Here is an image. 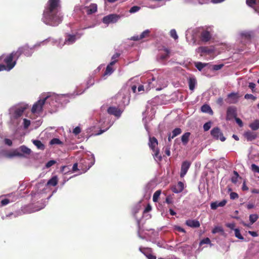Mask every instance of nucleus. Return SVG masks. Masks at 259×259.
<instances>
[{"instance_id": "obj_25", "label": "nucleus", "mask_w": 259, "mask_h": 259, "mask_svg": "<svg viewBox=\"0 0 259 259\" xmlns=\"http://www.w3.org/2000/svg\"><path fill=\"white\" fill-rule=\"evenodd\" d=\"M227 203V201L225 199L223 200L222 201L219 202V201H215L212 202L210 203V208L211 209H216L219 207H223Z\"/></svg>"}, {"instance_id": "obj_21", "label": "nucleus", "mask_w": 259, "mask_h": 259, "mask_svg": "<svg viewBox=\"0 0 259 259\" xmlns=\"http://www.w3.org/2000/svg\"><path fill=\"white\" fill-rule=\"evenodd\" d=\"M95 81L93 77L92 76H90L87 81V88L82 91H79L77 88L76 91L74 92V93H75L76 95H79L82 94L85 91V90L93 85Z\"/></svg>"}, {"instance_id": "obj_20", "label": "nucleus", "mask_w": 259, "mask_h": 259, "mask_svg": "<svg viewBox=\"0 0 259 259\" xmlns=\"http://www.w3.org/2000/svg\"><path fill=\"white\" fill-rule=\"evenodd\" d=\"M76 36V35L67 34L64 40V44L67 45H72V44L75 42L77 39L79 38L80 37V36H78V37H77Z\"/></svg>"}, {"instance_id": "obj_16", "label": "nucleus", "mask_w": 259, "mask_h": 259, "mask_svg": "<svg viewBox=\"0 0 259 259\" xmlns=\"http://www.w3.org/2000/svg\"><path fill=\"white\" fill-rule=\"evenodd\" d=\"M116 97L118 99H122L121 102L119 103L120 106L127 105L130 102V97L128 93H126V95L122 94L121 93H120L117 95Z\"/></svg>"}, {"instance_id": "obj_24", "label": "nucleus", "mask_w": 259, "mask_h": 259, "mask_svg": "<svg viewBox=\"0 0 259 259\" xmlns=\"http://www.w3.org/2000/svg\"><path fill=\"white\" fill-rule=\"evenodd\" d=\"M243 135L248 141H252L255 140L257 137L256 133L250 131L245 132Z\"/></svg>"}, {"instance_id": "obj_12", "label": "nucleus", "mask_w": 259, "mask_h": 259, "mask_svg": "<svg viewBox=\"0 0 259 259\" xmlns=\"http://www.w3.org/2000/svg\"><path fill=\"white\" fill-rule=\"evenodd\" d=\"M149 110H147L145 112L143 113V122L144 123L145 128L148 134H149L150 132H149V128L148 126V121H150V120H151L152 119L153 116L154 115L155 111L151 109L150 110L151 114L149 116H148L147 117V115L149 113Z\"/></svg>"}, {"instance_id": "obj_17", "label": "nucleus", "mask_w": 259, "mask_h": 259, "mask_svg": "<svg viewBox=\"0 0 259 259\" xmlns=\"http://www.w3.org/2000/svg\"><path fill=\"white\" fill-rule=\"evenodd\" d=\"M164 1L165 0H149L147 7L152 9L159 8L164 4V3L161 4V2H164Z\"/></svg>"}, {"instance_id": "obj_49", "label": "nucleus", "mask_w": 259, "mask_h": 259, "mask_svg": "<svg viewBox=\"0 0 259 259\" xmlns=\"http://www.w3.org/2000/svg\"><path fill=\"white\" fill-rule=\"evenodd\" d=\"M30 120L24 118L23 120V125L24 129H27L30 125Z\"/></svg>"}, {"instance_id": "obj_9", "label": "nucleus", "mask_w": 259, "mask_h": 259, "mask_svg": "<svg viewBox=\"0 0 259 259\" xmlns=\"http://www.w3.org/2000/svg\"><path fill=\"white\" fill-rule=\"evenodd\" d=\"M149 146L150 148L153 151L152 154L154 159L156 161H160L162 159V157L159 155V150L157 149L158 141L155 137H149Z\"/></svg>"}, {"instance_id": "obj_1", "label": "nucleus", "mask_w": 259, "mask_h": 259, "mask_svg": "<svg viewBox=\"0 0 259 259\" xmlns=\"http://www.w3.org/2000/svg\"><path fill=\"white\" fill-rule=\"evenodd\" d=\"M62 18L59 8V0H49L48 6L44 12L42 21L47 25L56 26L61 23Z\"/></svg>"}, {"instance_id": "obj_10", "label": "nucleus", "mask_w": 259, "mask_h": 259, "mask_svg": "<svg viewBox=\"0 0 259 259\" xmlns=\"http://www.w3.org/2000/svg\"><path fill=\"white\" fill-rule=\"evenodd\" d=\"M33 48L32 47H30L27 44H26L22 47H19L17 51L15 52L16 59H18L22 54H24L26 57H30L33 53Z\"/></svg>"}, {"instance_id": "obj_46", "label": "nucleus", "mask_w": 259, "mask_h": 259, "mask_svg": "<svg viewBox=\"0 0 259 259\" xmlns=\"http://www.w3.org/2000/svg\"><path fill=\"white\" fill-rule=\"evenodd\" d=\"M160 194H161L160 190H157L154 193L153 196V201L154 202H157L158 201Z\"/></svg>"}, {"instance_id": "obj_18", "label": "nucleus", "mask_w": 259, "mask_h": 259, "mask_svg": "<svg viewBox=\"0 0 259 259\" xmlns=\"http://www.w3.org/2000/svg\"><path fill=\"white\" fill-rule=\"evenodd\" d=\"M162 51L163 53H160L157 57V61L161 63L168 57L170 53L169 50L167 48H164Z\"/></svg>"}, {"instance_id": "obj_58", "label": "nucleus", "mask_w": 259, "mask_h": 259, "mask_svg": "<svg viewBox=\"0 0 259 259\" xmlns=\"http://www.w3.org/2000/svg\"><path fill=\"white\" fill-rule=\"evenodd\" d=\"M56 163V161L54 160H51L48 161L45 165L46 168H48L55 164Z\"/></svg>"}, {"instance_id": "obj_59", "label": "nucleus", "mask_w": 259, "mask_h": 259, "mask_svg": "<svg viewBox=\"0 0 259 259\" xmlns=\"http://www.w3.org/2000/svg\"><path fill=\"white\" fill-rule=\"evenodd\" d=\"M150 31L149 30H146L144 31L140 35L142 39L148 36L149 34Z\"/></svg>"}, {"instance_id": "obj_60", "label": "nucleus", "mask_w": 259, "mask_h": 259, "mask_svg": "<svg viewBox=\"0 0 259 259\" xmlns=\"http://www.w3.org/2000/svg\"><path fill=\"white\" fill-rule=\"evenodd\" d=\"M174 229L175 231L181 232L184 233H186L185 230L183 228H181L179 226H175L174 227Z\"/></svg>"}, {"instance_id": "obj_41", "label": "nucleus", "mask_w": 259, "mask_h": 259, "mask_svg": "<svg viewBox=\"0 0 259 259\" xmlns=\"http://www.w3.org/2000/svg\"><path fill=\"white\" fill-rule=\"evenodd\" d=\"M51 40V38L49 37L42 41H40V42H37L36 44H35L34 45H33L32 46V47L33 48L34 50L35 49V48H37L38 47H40L42 45H44L45 44H46L48 42H49V41Z\"/></svg>"}, {"instance_id": "obj_62", "label": "nucleus", "mask_w": 259, "mask_h": 259, "mask_svg": "<svg viewBox=\"0 0 259 259\" xmlns=\"http://www.w3.org/2000/svg\"><path fill=\"white\" fill-rule=\"evenodd\" d=\"M224 66L223 64H217V65H214L212 66V69L213 70L217 71L221 69L223 66Z\"/></svg>"}, {"instance_id": "obj_52", "label": "nucleus", "mask_w": 259, "mask_h": 259, "mask_svg": "<svg viewBox=\"0 0 259 259\" xmlns=\"http://www.w3.org/2000/svg\"><path fill=\"white\" fill-rule=\"evenodd\" d=\"M223 231V230L222 227L217 226V227H214L213 229V230L212 231V233L213 234H215V233H217L219 232H222Z\"/></svg>"}, {"instance_id": "obj_38", "label": "nucleus", "mask_w": 259, "mask_h": 259, "mask_svg": "<svg viewBox=\"0 0 259 259\" xmlns=\"http://www.w3.org/2000/svg\"><path fill=\"white\" fill-rule=\"evenodd\" d=\"M249 126L253 131L257 130L259 128V120H255L249 124Z\"/></svg>"}, {"instance_id": "obj_56", "label": "nucleus", "mask_w": 259, "mask_h": 259, "mask_svg": "<svg viewBox=\"0 0 259 259\" xmlns=\"http://www.w3.org/2000/svg\"><path fill=\"white\" fill-rule=\"evenodd\" d=\"M235 114V110L232 108L229 107L227 109V115H233Z\"/></svg>"}, {"instance_id": "obj_26", "label": "nucleus", "mask_w": 259, "mask_h": 259, "mask_svg": "<svg viewBox=\"0 0 259 259\" xmlns=\"http://www.w3.org/2000/svg\"><path fill=\"white\" fill-rule=\"evenodd\" d=\"M212 51V50L206 47H200L196 49V52L198 53H200L201 56H202L204 54H209Z\"/></svg>"}, {"instance_id": "obj_43", "label": "nucleus", "mask_w": 259, "mask_h": 259, "mask_svg": "<svg viewBox=\"0 0 259 259\" xmlns=\"http://www.w3.org/2000/svg\"><path fill=\"white\" fill-rule=\"evenodd\" d=\"M207 65V63H201L200 62H197L195 63V67L199 71H201L204 67L206 66Z\"/></svg>"}, {"instance_id": "obj_7", "label": "nucleus", "mask_w": 259, "mask_h": 259, "mask_svg": "<svg viewBox=\"0 0 259 259\" xmlns=\"http://www.w3.org/2000/svg\"><path fill=\"white\" fill-rule=\"evenodd\" d=\"M55 95L57 97L56 99H54L53 100H51V106L52 109L56 108L60 104L63 105L64 104H66L69 102V98L73 97L75 93L73 94H61L57 95L54 93Z\"/></svg>"}, {"instance_id": "obj_28", "label": "nucleus", "mask_w": 259, "mask_h": 259, "mask_svg": "<svg viewBox=\"0 0 259 259\" xmlns=\"http://www.w3.org/2000/svg\"><path fill=\"white\" fill-rule=\"evenodd\" d=\"M139 250L144 254L148 259H156V257L155 255H153L149 253L150 249L147 248H143L140 247L139 248Z\"/></svg>"}, {"instance_id": "obj_4", "label": "nucleus", "mask_w": 259, "mask_h": 259, "mask_svg": "<svg viewBox=\"0 0 259 259\" xmlns=\"http://www.w3.org/2000/svg\"><path fill=\"white\" fill-rule=\"evenodd\" d=\"M27 105L24 103H19L11 106L8 110L11 123L15 127H17L21 122V117L25 110L27 109Z\"/></svg>"}, {"instance_id": "obj_22", "label": "nucleus", "mask_w": 259, "mask_h": 259, "mask_svg": "<svg viewBox=\"0 0 259 259\" xmlns=\"http://www.w3.org/2000/svg\"><path fill=\"white\" fill-rule=\"evenodd\" d=\"M211 37V34L208 30H203L201 33V40L203 42L208 41Z\"/></svg>"}, {"instance_id": "obj_51", "label": "nucleus", "mask_w": 259, "mask_h": 259, "mask_svg": "<svg viewBox=\"0 0 259 259\" xmlns=\"http://www.w3.org/2000/svg\"><path fill=\"white\" fill-rule=\"evenodd\" d=\"M170 35L171 37H172L175 40L178 38V35H177L176 30L174 29H171L170 31Z\"/></svg>"}, {"instance_id": "obj_64", "label": "nucleus", "mask_w": 259, "mask_h": 259, "mask_svg": "<svg viewBox=\"0 0 259 259\" xmlns=\"http://www.w3.org/2000/svg\"><path fill=\"white\" fill-rule=\"evenodd\" d=\"M230 198L231 199H235L238 198L239 196L237 193L235 192H231L230 194Z\"/></svg>"}, {"instance_id": "obj_14", "label": "nucleus", "mask_w": 259, "mask_h": 259, "mask_svg": "<svg viewBox=\"0 0 259 259\" xmlns=\"http://www.w3.org/2000/svg\"><path fill=\"white\" fill-rule=\"evenodd\" d=\"M107 111L110 115H113L117 118H119L123 112V110L114 106H110L108 108Z\"/></svg>"}, {"instance_id": "obj_48", "label": "nucleus", "mask_w": 259, "mask_h": 259, "mask_svg": "<svg viewBox=\"0 0 259 259\" xmlns=\"http://www.w3.org/2000/svg\"><path fill=\"white\" fill-rule=\"evenodd\" d=\"M182 132V130L180 128H176L172 131L171 135L173 137H175L180 135Z\"/></svg>"}, {"instance_id": "obj_27", "label": "nucleus", "mask_w": 259, "mask_h": 259, "mask_svg": "<svg viewBox=\"0 0 259 259\" xmlns=\"http://www.w3.org/2000/svg\"><path fill=\"white\" fill-rule=\"evenodd\" d=\"M186 225L191 228H198L200 227V223L196 220L189 219L186 221Z\"/></svg>"}, {"instance_id": "obj_45", "label": "nucleus", "mask_w": 259, "mask_h": 259, "mask_svg": "<svg viewBox=\"0 0 259 259\" xmlns=\"http://www.w3.org/2000/svg\"><path fill=\"white\" fill-rule=\"evenodd\" d=\"M258 218V217L257 214H250L249 215V221H250V223H251V224H252L254 222H255L257 221Z\"/></svg>"}, {"instance_id": "obj_57", "label": "nucleus", "mask_w": 259, "mask_h": 259, "mask_svg": "<svg viewBox=\"0 0 259 259\" xmlns=\"http://www.w3.org/2000/svg\"><path fill=\"white\" fill-rule=\"evenodd\" d=\"M251 170L254 172L259 174V166L255 164H252L251 165Z\"/></svg>"}, {"instance_id": "obj_32", "label": "nucleus", "mask_w": 259, "mask_h": 259, "mask_svg": "<svg viewBox=\"0 0 259 259\" xmlns=\"http://www.w3.org/2000/svg\"><path fill=\"white\" fill-rule=\"evenodd\" d=\"M190 135V132H186L182 135L181 141L184 145H187L188 143Z\"/></svg>"}, {"instance_id": "obj_23", "label": "nucleus", "mask_w": 259, "mask_h": 259, "mask_svg": "<svg viewBox=\"0 0 259 259\" xmlns=\"http://www.w3.org/2000/svg\"><path fill=\"white\" fill-rule=\"evenodd\" d=\"M239 97L237 93H231L228 95V102L229 104H235L238 102Z\"/></svg>"}, {"instance_id": "obj_39", "label": "nucleus", "mask_w": 259, "mask_h": 259, "mask_svg": "<svg viewBox=\"0 0 259 259\" xmlns=\"http://www.w3.org/2000/svg\"><path fill=\"white\" fill-rule=\"evenodd\" d=\"M240 36L242 39L249 40L251 37V33L250 32L244 31L240 33Z\"/></svg>"}, {"instance_id": "obj_63", "label": "nucleus", "mask_w": 259, "mask_h": 259, "mask_svg": "<svg viewBox=\"0 0 259 259\" xmlns=\"http://www.w3.org/2000/svg\"><path fill=\"white\" fill-rule=\"evenodd\" d=\"M81 132V129L80 128L79 126H76L75 127L73 130V133L75 135H78V134H79Z\"/></svg>"}, {"instance_id": "obj_29", "label": "nucleus", "mask_w": 259, "mask_h": 259, "mask_svg": "<svg viewBox=\"0 0 259 259\" xmlns=\"http://www.w3.org/2000/svg\"><path fill=\"white\" fill-rule=\"evenodd\" d=\"M184 188V184L181 182H179L177 185L172 187V190L175 193H179L183 190Z\"/></svg>"}, {"instance_id": "obj_5", "label": "nucleus", "mask_w": 259, "mask_h": 259, "mask_svg": "<svg viewBox=\"0 0 259 259\" xmlns=\"http://www.w3.org/2000/svg\"><path fill=\"white\" fill-rule=\"evenodd\" d=\"M57 97L54 93H52L42 95L41 99L33 104L31 112L34 114H39L42 111L44 106L54 111V109L52 108L51 100H53Z\"/></svg>"}, {"instance_id": "obj_37", "label": "nucleus", "mask_w": 259, "mask_h": 259, "mask_svg": "<svg viewBox=\"0 0 259 259\" xmlns=\"http://www.w3.org/2000/svg\"><path fill=\"white\" fill-rule=\"evenodd\" d=\"M32 143L37 147L38 149H45V146L40 141L37 140H34L32 141Z\"/></svg>"}, {"instance_id": "obj_11", "label": "nucleus", "mask_w": 259, "mask_h": 259, "mask_svg": "<svg viewBox=\"0 0 259 259\" xmlns=\"http://www.w3.org/2000/svg\"><path fill=\"white\" fill-rule=\"evenodd\" d=\"M120 18V16L118 15L115 14H109L103 18L102 22L108 25L110 24L117 22Z\"/></svg>"}, {"instance_id": "obj_54", "label": "nucleus", "mask_w": 259, "mask_h": 259, "mask_svg": "<svg viewBox=\"0 0 259 259\" xmlns=\"http://www.w3.org/2000/svg\"><path fill=\"white\" fill-rule=\"evenodd\" d=\"M140 7L139 6H133L130 9V12L131 13H136V12H137L138 11H139L140 10Z\"/></svg>"}, {"instance_id": "obj_61", "label": "nucleus", "mask_w": 259, "mask_h": 259, "mask_svg": "<svg viewBox=\"0 0 259 259\" xmlns=\"http://www.w3.org/2000/svg\"><path fill=\"white\" fill-rule=\"evenodd\" d=\"M120 56V53H116L112 56L111 60L113 61L114 60V61H115L116 62H117L118 61V59Z\"/></svg>"}, {"instance_id": "obj_47", "label": "nucleus", "mask_w": 259, "mask_h": 259, "mask_svg": "<svg viewBox=\"0 0 259 259\" xmlns=\"http://www.w3.org/2000/svg\"><path fill=\"white\" fill-rule=\"evenodd\" d=\"M210 244V246L212 245L210 242V240L208 238H205L202 239L199 243V245L202 246L203 244Z\"/></svg>"}, {"instance_id": "obj_53", "label": "nucleus", "mask_w": 259, "mask_h": 259, "mask_svg": "<svg viewBox=\"0 0 259 259\" xmlns=\"http://www.w3.org/2000/svg\"><path fill=\"white\" fill-rule=\"evenodd\" d=\"M211 122L210 121L205 123L203 125V129L204 131H208L211 127Z\"/></svg>"}, {"instance_id": "obj_33", "label": "nucleus", "mask_w": 259, "mask_h": 259, "mask_svg": "<svg viewBox=\"0 0 259 259\" xmlns=\"http://www.w3.org/2000/svg\"><path fill=\"white\" fill-rule=\"evenodd\" d=\"M114 70V69L112 67L107 65L103 75L104 79H106V76L110 75L113 72Z\"/></svg>"}, {"instance_id": "obj_55", "label": "nucleus", "mask_w": 259, "mask_h": 259, "mask_svg": "<svg viewBox=\"0 0 259 259\" xmlns=\"http://www.w3.org/2000/svg\"><path fill=\"white\" fill-rule=\"evenodd\" d=\"M244 98L247 100L251 99L253 101H255L256 99V97L255 96H253L252 94H248L245 95Z\"/></svg>"}, {"instance_id": "obj_42", "label": "nucleus", "mask_w": 259, "mask_h": 259, "mask_svg": "<svg viewBox=\"0 0 259 259\" xmlns=\"http://www.w3.org/2000/svg\"><path fill=\"white\" fill-rule=\"evenodd\" d=\"M196 80L194 78H190L189 80V87L190 90L193 91L196 85Z\"/></svg>"}, {"instance_id": "obj_35", "label": "nucleus", "mask_w": 259, "mask_h": 259, "mask_svg": "<svg viewBox=\"0 0 259 259\" xmlns=\"http://www.w3.org/2000/svg\"><path fill=\"white\" fill-rule=\"evenodd\" d=\"M246 3L248 6L252 7L254 9L255 12L259 14V7L255 8L256 0H246Z\"/></svg>"}, {"instance_id": "obj_44", "label": "nucleus", "mask_w": 259, "mask_h": 259, "mask_svg": "<svg viewBox=\"0 0 259 259\" xmlns=\"http://www.w3.org/2000/svg\"><path fill=\"white\" fill-rule=\"evenodd\" d=\"M49 144L51 145H61L62 142L58 138H53L50 141Z\"/></svg>"}, {"instance_id": "obj_2", "label": "nucleus", "mask_w": 259, "mask_h": 259, "mask_svg": "<svg viewBox=\"0 0 259 259\" xmlns=\"http://www.w3.org/2000/svg\"><path fill=\"white\" fill-rule=\"evenodd\" d=\"M31 152L30 149L24 145L11 150H7L5 148H1L0 157H4L8 159H13L15 157L28 158Z\"/></svg>"}, {"instance_id": "obj_36", "label": "nucleus", "mask_w": 259, "mask_h": 259, "mask_svg": "<svg viewBox=\"0 0 259 259\" xmlns=\"http://www.w3.org/2000/svg\"><path fill=\"white\" fill-rule=\"evenodd\" d=\"M51 40H52V43L54 45H56L59 48H62L65 45L64 41H63L62 39L55 40L51 38Z\"/></svg>"}, {"instance_id": "obj_30", "label": "nucleus", "mask_w": 259, "mask_h": 259, "mask_svg": "<svg viewBox=\"0 0 259 259\" xmlns=\"http://www.w3.org/2000/svg\"><path fill=\"white\" fill-rule=\"evenodd\" d=\"M89 156L90 157V161L88 163V165H85V168H86L85 171L89 169L90 167H91L95 163V158L94 155L93 153H91V152L89 154Z\"/></svg>"}, {"instance_id": "obj_50", "label": "nucleus", "mask_w": 259, "mask_h": 259, "mask_svg": "<svg viewBox=\"0 0 259 259\" xmlns=\"http://www.w3.org/2000/svg\"><path fill=\"white\" fill-rule=\"evenodd\" d=\"M234 232H235V236L236 237H237V238H238L239 239H240V240L244 239L243 237L241 235V234L240 232V231L238 229H234Z\"/></svg>"}, {"instance_id": "obj_13", "label": "nucleus", "mask_w": 259, "mask_h": 259, "mask_svg": "<svg viewBox=\"0 0 259 259\" xmlns=\"http://www.w3.org/2000/svg\"><path fill=\"white\" fill-rule=\"evenodd\" d=\"M100 125L101 127V129L99 131V133H98L96 135H99L103 134L104 132L107 131L110 127L113 124L114 121L112 122H107L104 118H102L100 119Z\"/></svg>"}, {"instance_id": "obj_31", "label": "nucleus", "mask_w": 259, "mask_h": 259, "mask_svg": "<svg viewBox=\"0 0 259 259\" xmlns=\"http://www.w3.org/2000/svg\"><path fill=\"white\" fill-rule=\"evenodd\" d=\"M97 10V5L95 4H92L87 8L88 14H92L95 13Z\"/></svg>"}, {"instance_id": "obj_6", "label": "nucleus", "mask_w": 259, "mask_h": 259, "mask_svg": "<svg viewBox=\"0 0 259 259\" xmlns=\"http://www.w3.org/2000/svg\"><path fill=\"white\" fill-rule=\"evenodd\" d=\"M17 60L15 51L8 55H2L0 56V71H10L15 66Z\"/></svg>"}, {"instance_id": "obj_15", "label": "nucleus", "mask_w": 259, "mask_h": 259, "mask_svg": "<svg viewBox=\"0 0 259 259\" xmlns=\"http://www.w3.org/2000/svg\"><path fill=\"white\" fill-rule=\"evenodd\" d=\"M211 135L216 140H220L222 142L225 141L226 140V138L224 137L220 129L217 127L212 129L211 131Z\"/></svg>"}, {"instance_id": "obj_34", "label": "nucleus", "mask_w": 259, "mask_h": 259, "mask_svg": "<svg viewBox=\"0 0 259 259\" xmlns=\"http://www.w3.org/2000/svg\"><path fill=\"white\" fill-rule=\"evenodd\" d=\"M201 109L202 112L207 113L210 115L213 114V111L211 109L210 107L207 104L203 105L201 107Z\"/></svg>"}, {"instance_id": "obj_40", "label": "nucleus", "mask_w": 259, "mask_h": 259, "mask_svg": "<svg viewBox=\"0 0 259 259\" xmlns=\"http://www.w3.org/2000/svg\"><path fill=\"white\" fill-rule=\"evenodd\" d=\"M41 206L38 207H35L33 208V209L29 210V211H25L24 212L25 213H31V212H34L36 211H38V210L44 208L45 207V206H46L45 201H44V202H42L41 203Z\"/></svg>"}, {"instance_id": "obj_3", "label": "nucleus", "mask_w": 259, "mask_h": 259, "mask_svg": "<svg viewBox=\"0 0 259 259\" xmlns=\"http://www.w3.org/2000/svg\"><path fill=\"white\" fill-rule=\"evenodd\" d=\"M58 183L56 176L52 177L47 183L44 180L38 183L35 187V191L31 193L32 199L33 201L42 197V195L49 190V186H55Z\"/></svg>"}, {"instance_id": "obj_19", "label": "nucleus", "mask_w": 259, "mask_h": 259, "mask_svg": "<svg viewBox=\"0 0 259 259\" xmlns=\"http://www.w3.org/2000/svg\"><path fill=\"white\" fill-rule=\"evenodd\" d=\"M191 165V162L188 161H184L181 166L180 176L184 177L187 174Z\"/></svg>"}, {"instance_id": "obj_8", "label": "nucleus", "mask_w": 259, "mask_h": 259, "mask_svg": "<svg viewBox=\"0 0 259 259\" xmlns=\"http://www.w3.org/2000/svg\"><path fill=\"white\" fill-rule=\"evenodd\" d=\"M149 77L151 78H149L146 83V91H148L152 88H156V90H161V88L159 87L161 85V79L158 78L157 74L153 75L150 74Z\"/></svg>"}]
</instances>
